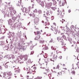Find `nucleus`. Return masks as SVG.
<instances>
[{
  "label": "nucleus",
  "mask_w": 79,
  "mask_h": 79,
  "mask_svg": "<svg viewBox=\"0 0 79 79\" xmlns=\"http://www.w3.org/2000/svg\"><path fill=\"white\" fill-rule=\"evenodd\" d=\"M28 56H29L26 55L22 59H21L19 57L17 58L15 60H14V61L15 63H20V64L23 63L24 61L27 60V57Z\"/></svg>",
  "instance_id": "1"
},
{
  "label": "nucleus",
  "mask_w": 79,
  "mask_h": 79,
  "mask_svg": "<svg viewBox=\"0 0 79 79\" xmlns=\"http://www.w3.org/2000/svg\"><path fill=\"white\" fill-rule=\"evenodd\" d=\"M52 55H50L51 56H52V55H53V57L52 59H49L48 58L46 59V60H45V62L46 63H48V62H49V60H50L51 61H54V60H56V58H57V55L56 54H55L54 55H53V53H52Z\"/></svg>",
  "instance_id": "2"
},
{
  "label": "nucleus",
  "mask_w": 79,
  "mask_h": 79,
  "mask_svg": "<svg viewBox=\"0 0 79 79\" xmlns=\"http://www.w3.org/2000/svg\"><path fill=\"white\" fill-rule=\"evenodd\" d=\"M11 26L12 27H14L15 29L18 28V29H20V28L21 27V23H19V24H17V23H15L14 25L13 24Z\"/></svg>",
  "instance_id": "3"
},
{
  "label": "nucleus",
  "mask_w": 79,
  "mask_h": 79,
  "mask_svg": "<svg viewBox=\"0 0 79 79\" xmlns=\"http://www.w3.org/2000/svg\"><path fill=\"white\" fill-rule=\"evenodd\" d=\"M31 8V6H29L28 7V9L27 11V9L25 7H24L22 9V8H21V10H22V11H23V13H26V14H27V13L30 11V9Z\"/></svg>",
  "instance_id": "4"
},
{
  "label": "nucleus",
  "mask_w": 79,
  "mask_h": 79,
  "mask_svg": "<svg viewBox=\"0 0 79 79\" xmlns=\"http://www.w3.org/2000/svg\"><path fill=\"white\" fill-rule=\"evenodd\" d=\"M47 12H46V14L47 16H50V15H52V13H53V11L51 10L50 9V8L49 7H47Z\"/></svg>",
  "instance_id": "5"
},
{
  "label": "nucleus",
  "mask_w": 79,
  "mask_h": 79,
  "mask_svg": "<svg viewBox=\"0 0 79 79\" xmlns=\"http://www.w3.org/2000/svg\"><path fill=\"white\" fill-rule=\"evenodd\" d=\"M12 19L13 21V22L14 23H17L19 22V19H18V16L15 17H12Z\"/></svg>",
  "instance_id": "6"
},
{
  "label": "nucleus",
  "mask_w": 79,
  "mask_h": 79,
  "mask_svg": "<svg viewBox=\"0 0 79 79\" xmlns=\"http://www.w3.org/2000/svg\"><path fill=\"white\" fill-rule=\"evenodd\" d=\"M39 21V19L37 17H36L34 19V23L35 24H37Z\"/></svg>",
  "instance_id": "7"
},
{
  "label": "nucleus",
  "mask_w": 79,
  "mask_h": 79,
  "mask_svg": "<svg viewBox=\"0 0 79 79\" xmlns=\"http://www.w3.org/2000/svg\"><path fill=\"white\" fill-rule=\"evenodd\" d=\"M27 45H26L25 46H20L21 48H20V50H22L23 51H24V50H25L26 48L27 47H26Z\"/></svg>",
  "instance_id": "8"
},
{
  "label": "nucleus",
  "mask_w": 79,
  "mask_h": 79,
  "mask_svg": "<svg viewBox=\"0 0 79 79\" xmlns=\"http://www.w3.org/2000/svg\"><path fill=\"white\" fill-rule=\"evenodd\" d=\"M46 20L47 22H45V24H46L45 25V26H46L47 25H50V23H49V21H48V18L47 17V18H46Z\"/></svg>",
  "instance_id": "9"
},
{
  "label": "nucleus",
  "mask_w": 79,
  "mask_h": 79,
  "mask_svg": "<svg viewBox=\"0 0 79 79\" xmlns=\"http://www.w3.org/2000/svg\"><path fill=\"white\" fill-rule=\"evenodd\" d=\"M16 13V11L15 10H13L12 12H10V15L11 16H13Z\"/></svg>",
  "instance_id": "10"
},
{
  "label": "nucleus",
  "mask_w": 79,
  "mask_h": 79,
  "mask_svg": "<svg viewBox=\"0 0 79 79\" xmlns=\"http://www.w3.org/2000/svg\"><path fill=\"white\" fill-rule=\"evenodd\" d=\"M3 50L7 51L10 50L8 47L6 46H5L4 47H3Z\"/></svg>",
  "instance_id": "11"
},
{
  "label": "nucleus",
  "mask_w": 79,
  "mask_h": 79,
  "mask_svg": "<svg viewBox=\"0 0 79 79\" xmlns=\"http://www.w3.org/2000/svg\"><path fill=\"white\" fill-rule=\"evenodd\" d=\"M8 23L9 25H11V26H12L13 25V23H12V20L11 19H10L8 21Z\"/></svg>",
  "instance_id": "12"
},
{
  "label": "nucleus",
  "mask_w": 79,
  "mask_h": 79,
  "mask_svg": "<svg viewBox=\"0 0 79 79\" xmlns=\"http://www.w3.org/2000/svg\"><path fill=\"white\" fill-rule=\"evenodd\" d=\"M57 39L58 41L59 42H62L63 43V39L60 38V37H57Z\"/></svg>",
  "instance_id": "13"
},
{
  "label": "nucleus",
  "mask_w": 79,
  "mask_h": 79,
  "mask_svg": "<svg viewBox=\"0 0 79 79\" xmlns=\"http://www.w3.org/2000/svg\"><path fill=\"white\" fill-rule=\"evenodd\" d=\"M57 12L58 13L57 14L58 15H60V18H63V15H61V14H62L61 11L60 10H58L57 11Z\"/></svg>",
  "instance_id": "14"
},
{
  "label": "nucleus",
  "mask_w": 79,
  "mask_h": 79,
  "mask_svg": "<svg viewBox=\"0 0 79 79\" xmlns=\"http://www.w3.org/2000/svg\"><path fill=\"white\" fill-rule=\"evenodd\" d=\"M9 31V33H8L7 34L8 35H10L9 36V38H11V37L12 36V34L14 35L15 34V33H12V32H10V31Z\"/></svg>",
  "instance_id": "15"
},
{
  "label": "nucleus",
  "mask_w": 79,
  "mask_h": 79,
  "mask_svg": "<svg viewBox=\"0 0 79 79\" xmlns=\"http://www.w3.org/2000/svg\"><path fill=\"white\" fill-rule=\"evenodd\" d=\"M40 38V36L38 35L37 36H36L34 39L35 40H38L39 41V40Z\"/></svg>",
  "instance_id": "16"
},
{
  "label": "nucleus",
  "mask_w": 79,
  "mask_h": 79,
  "mask_svg": "<svg viewBox=\"0 0 79 79\" xmlns=\"http://www.w3.org/2000/svg\"><path fill=\"white\" fill-rule=\"evenodd\" d=\"M67 39L68 40H69V41L70 42L71 44H73V43L72 42V39L71 38H70L69 37H67Z\"/></svg>",
  "instance_id": "17"
},
{
  "label": "nucleus",
  "mask_w": 79,
  "mask_h": 79,
  "mask_svg": "<svg viewBox=\"0 0 79 79\" xmlns=\"http://www.w3.org/2000/svg\"><path fill=\"white\" fill-rule=\"evenodd\" d=\"M1 44H0V45L1 46H2V45H5V41H1Z\"/></svg>",
  "instance_id": "18"
},
{
  "label": "nucleus",
  "mask_w": 79,
  "mask_h": 79,
  "mask_svg": "<svg viewBox=\"0 0 79 79\" xmlns=\"http://www.w3.org/2000/svg\"><path fill=\"white\" fill-rule=\"evenodd\" d=\"M52 1L53 2V5H55V6H56V4L57 3L56 2L55 0H52Z\"/></svg>",
  "instance_id": "19"
},
{
  "label": "nucleus",
  "mask_w": 79,
  "mask_h": 79,
  "mask_svg": "<svg viewBox=\"0 0 79 79\" xmlns=\"http://www.w3.org/2000/svg\"><path fill=\"white\" fill-rule=\"evenodd\" d=\"M39 3L40 5H41V6L44 8V2L43 1H40V3Z\"/></svg>",
  "instance_id": "20"
},
{
  "label": "nucleus",
  "mask_w": 79,
  "mask_h": 79,
  "mask_svg": "<svg viewBox=\"0 0 79 79\" xmlns=\"http://www.w3.org/2000/svg\"><path fill=\"white\" fill-rule=\"evenodd\" d=\"M21 3V0H19L18 1V3L16 4L17 6H20Z\"/></svg>",
  "instance_id": "21"
},
{
  "label": "nucleus",
  "mask_w": 79,
  "mask_h": 79,
  "mask_svg": "<svg viewBox=\"0 0 79 79\" xmlns=\"http://www.w3.org/2000/svg\"><path fill=\"white\" fill-rule=\"evenodd\" d=\"M17 35L19 37V38L20 39H21V38L20 37H21V36L22 35V34H21V31H20V32H19L18 33H17Z\"/></svg>",
  "instance_id": "22"
},
{
  "label": "nucleus",
  "mask_w": 79,
  "mask_h": 79,
  "mask_svg": "<svg viewBox=\"0 0 79 79\" xmlns=\"http://www.w3.org/2000/svg\"><path fill=\"white\" fill-rule=\"evenodd\" d=\"M67 29H68V31H69V34H73V32L72 31L69 30V28H67Z\"/></svg>",
  "instance_id": "23"
},
{
  "label": "nucleus",
  "mask_w": 79,
  "mask_h": 79,
  "mask_svg": "<svg viewBox=\"0 0 79 79\" xmlns=\"http://www.w3.org/2000/svg\"><path fill=\"white\" fill-rule=\"evenodd\" d=\"M7 73L6 72H4L3 73V78H5V79H6V77L7 76Z\"/></svg>",
  "instance_id": "24"
},
{
  "label": "nucleus",
  "mask_w": 79,
  "mask_h": 79,
  "mask_svg": "<svg viewBox=\"0 0 79 79\" xmlns=\"http://www.w3.org/2000/svg\"><path fill=\"white\" fill-rule=\"evenodd\" d=\"M7 74L8 76H9L11 77V76H12V73H11V72H10L7 73Z\"/></svg>",
  "instance_id": "25"
},
{
  "label": "nucleus",
  "mask_w": 79,
  "mask_h": 79,
  "mask_svg": "<svg viewBox=\"0 0 79 79\" xmlns=\"http://www.w3.org/2000/svg\"><path fill=\"white\" fill-rule=\"evenodd\" d=\"M65 3H66V4L67 3L66 2V0H64L62 2V6H64L65 4Z\"/></svg>",
  "instance_id": "26"
},
{
  "label": "nucleus",
  "mask_w": 79,
  "mask_h": 79,
  "mask_svg": "<svg viewBox=\"0 0 79 79\" xmlns=\"http://www.w3.org/2000/svg\"><path fill=\"white\" fill-rule=\"evenodd\" d=\"M2 13H3V15H4V18H5L6 16V12H5L4 11H2Z\"/></svg>",
  "instance_id": "27"
},
{
  "label": "nucleus",
  "mask_w": 79,
  "mask_h": 79,
  "mask_svg": "<svg viewBox=\"0 0 79 79\" xmlns=\"http://www.w3.org/2000/svg\"><path fill=\"white\" fill-rule=\"evenodd\" d=\"M45 42V41L44 40H40L39 42L40 44H43Z\"/></svg>",
  "instance_id": "28"
},
{
  "label": "nucleus",
  "mask_w": 79,
  "mask_h": 79,
  "mask_svg": "<svg viewBox=\"0 0 79 79\" xmlns=\"http://www.w3.org/2000/svg\"><path fill=\"white\" fill-rule=\"evenodd\" d=\"M15 54H16L18 55H19V52H18V51L17 50L15 51Z\"/></svg>",
  "instance_id": "29"
},
{
  "label": "nucleus",
  "mask_w": 79,
  "mask_h": 79,
  "mask_svg": "<svg viewBox=\"0 0 79 79\" xmlns=\"http://www.w3.org/2000/svg\"><path fill=\"white\" fill-rule=\"evenodd\" d=\"M25 40L24 39L21 38L20 39V41L21 42V43H23V42H24Z\"/></svg>",
  "instance_id": "30"
},
{
  "label": "nucleus",
  "mask_w": 79,
  "mask_h": 79,
  "mask_svg": "<svg viewBox=\"0 0 79 79\" xmlns=\"http://www.w3.org/2000/svg\"><path fill=\"white\" fill-rule=\"evenodd\" d=\"M22 43H21V42H20V43H18V46H19V47H20L21 46V45H22Z\"/></svg>",
  "instance_id": "31"
},
{
  "label": "nucleus",
  "mask_w": 79,
  "mask_h": 79,
  "mask_svg": "<svg viewBox=\"0 0 79 79\" xmlns=\"http://www.w3.org/2000/svg\"><path fill=\"white\" fill-rule=\"evenodd\" d=\"M9 63V62H8L5 64V68H8V65H6V64L7 63Z\"/></svg>",
  "instance_id": "32"
},
{
  "label": "nucleus",
  "mask_w": 79,
  "mask_h": 79,
  "mask_svg": "<svg viewBox=\"0 0 79 79\" xmlns=\"http://www.w3.org/2000/svg\"><path fill=\"white\" fill-rule=\"evenodd\" d=\"M57 73L58 74L57 75V76H61V74H62L61 72L58 73Z\"/></svg>",
  "instance_id": "33"
},
{
  "label": "nucleus",
  "mask_w": 79,
  "mask_h": 79,
  "mask_svg": "<svg viewBox=\"0 0 79 79\" xmlns=\"http://www.w3.org/2000/svg\"><path fill=\"white\" fill-rule=\"evenodd\" d=\"M51 8L52 10H54V11H55V10H56V7H51Z\"/></svg>",
  "instance_id": "34"
},
{
  "label": "nucleus",
  "mask_w": 79,
  "mask_h": 79,
  "mask_svg": "<svg viewBox=\"0 0 79 79\" xmlns=\"http://www.w3.org/2000/svg\"><path fill=\"white\" fill-rule=\"evenodd\" d=\"M6 77V79H10L11 77H10V76H9L8 75H7V76Z\"/></svg>",
  "instance_id": "35"
},
{
  "label": "nucleus",
  "mask_w": 79,
  "mask_h": 79,
  "mask_svg": "<svg viewBox=\"0 0 79 79\" xmlns=\"http://www.w3.org/2000/svg\"><path fill=\"white\" fill-rule=\"evenodd\" d=\"M38 13L39 14H42V10H38Z\"/></svg>",
  "instance_id": "36"
},
{
  "label": "nucleus",
  "mask_w": 79,
  "mask_h": 79,
  "mask_svg": "<svg viewBox=\"0 0 79 79\" xmlns=\"http://www.w3.org/2000/svg\"><path fill=\"white\" fill-rule=\"evenodd\" d=\"M15 73H19V69L15 71Z\"/></svg>",
  "instance_id": "37"
},
{
  "label": "nucleus",
  "mask_w": 79,
  "mask_h": 79,
  "mask_svg": "<svg viewBox=\"0 0 79 79\" xmlns=\"http://www.w3.org/2000/svg\"><path fill=\"white\" fill-rule=\"evenodd\" d=\"M62 38H63L64 40H66V36L64 35H62Z\"/></svg>",
  "instance_id": "38"
},
{
  "label": "nucleus",
  "mask_w": 79,
  "mask_h": 79,
  "mask_svg": "<svg viewBox=\"0 0 79 79\" xmlns=\"http://www.w3.org/2000/svg\"><path fill=\"white\" fill-rule=\"evenodd\" d=\"M58 32V30H55L54 32L55 34H57V32Z\"/></svg>",
  "instance_id": "39"
},
{
  "label": "nucleus",
  "mask_w": 79,
  "mask_h": 79,
  "mask_svg": "<svg viewBox=\"0 0 79 79\" xmlns=\"http://www.w3.org/2000/svg\"><path fill=\"white\" fill-rule=\"evenodd\" d=\"M10 56H12V59H14V58H15V56H14V55H10Z\"/></svg>",
  "instance_id": "40"
},
{
  "label": "nucleus",
  "mask_w": 79,
  "mask_h": 79,
  "mask_svg": "<svg viewBox=\"0 0 79 79\" xmlns=\"http://www.w3.org/2000/svg\"><path fill=\"white\" fill-rule=\"evenodd\" d=\"M48 5L50 7H51L52 6V2L49 3L48 4Z\"/></svg>",
  "instance_id": "41"
},
{
  "label": "nucleus",
  "mask_w": 79,
  "mask_h": 79,
  "mask_svg": "<svg viewBox=\"0 0 79 79\" xmlns=\"http://www.w3.org/2000/svg\"><path fill=\"white\" fill-rule=\"evenodd\" d=\"M77 65L78 67V68H79V61L77 63Z\"/></svg>",
  "instance_id": "42"
},
{
  "label": "nucleus",
  "mask_w": 79,
  "mask_h": 79,
  "mask_svg": "<svg viewBox=\"0 0 79 79\" xmlns=\"http://www.w3.org/2000/svg\"><path fill=\"white\" fill-rule=\"evenodd\" d=\"M72 44H73V45H74V44H76V42L74 41H73V42H72Z\"/></svg>",
  "instance_id": "43"
},
{
  "label": "nucleus",
  "mask_w": 79,
  "mask_h": 79,
  "mask_svg": "<svg viewBox=\"0 0 79 79\" xmlns=\"http://www.w3.org/2000/svg\"><path fill=\"white\" fill-rule=\"evenodd\" d=\"M10 62H11L12 64H13L14 62H15V60L14 61L13 60H12L10 61Z\"/></svg>",
  "instance_id": "44"
},
{
  "label": "nucleus",
  "mask_w": 79,
  "mask_h": 79,
  "mask_svg": "<svg viewBox=\"0 0 79 79\" xmlns=\"http://www.w3.org/2000/svg\"><path fill=\"white\" fill-rule=\"evenodd\" d=\"M3 58V56L2 55H0V60H1V59Z\"/></svg>",
  "instance_id": "45"
},
{
  "label": "nucleus",
  "mask_w": 79,
  "mask_h": 79,
  "mask_svg": "<svg viewBox=\"0 0 79 79\" xmlns=\"http://www.w3.org/2000/svg\"><path fill=\"white\" fill-rule=\"evenodd\" d=\"M36 1L38 3H40V2H41V0H36Z\"/></svg>",
  "instance_id": "46"
},
{
  "label": "nucleus",
  "mask_w": 79,
  "mask_h": 79,
  "mask_svg": "<svg viewBox=\"0 0 79 79\" xmlns=\"http://www.w3.org/2000/svg\"><path fill=\"white\" fill-rule=\"evenodd\" d=\"M49 69H46L45 70V71L47 72V73H48L49 72Z\"/></svg>",
  "instance_id": "47"
},
{
  "label": "nucleus",
  "mask_w": 79,
  "mask_h": 79,
  "mask_svg": "<svg viewBox=\"0 0 79 79\" xmlns=\"http://www.w3.org/2000/svg\"><path fill=\"white\" fill-rule=\"evenodd\" d=\"M26 44H27V46H29V45H31V43H26Z\"/></svg>",
  "instance_id": "48"
},
{
  "label": "nucleus",
  "mask_w": 79,
  "mask_h": 79,
  "mask_svg": "<svg viewBox=\"0 0 79 79\" xmlns=\"http://www.w3.org/2000/svg\"><path fill=\"white\" fill-rule=\"evenodd\" d=\"M71 73L72 74H75V71H73Z\"/></svg>",
  "instance_id": "49"
},
{
  "label": "nucleus",
  "mask_w": 79,
  "mask_h": 79,
  "mask_svg": "<svg viewBox=\"0 0 79 79\" xmlns=\"http://www.w3.org/2000/svg\"><path fill=\"white\" fill-rule=\"evenodd\" d=\"M41 34V33L40 32V31H38L37 32V34Z\"/></svg>",
  "instance_id": "50"
},
{
  "label": "nucleus",
  "mask_w": 79,
  "mask_h": 79,
  "mask_svg": "<svg viewBox=\"0 0 79 79\" xmlns=\"http://www.w3.org/2000/svg\"><path fill=\"white\" fill-rule=\"evenodd\" d=\"M48 76H49L50 79V77L52 76V75L51 74H48Z\"/></svg>",
  "instance_id": "51"
},
{
  "label": "nucleus",
  "mask_w": 79,
  "mask_h": 79,
  "mask_svg": "<svg viewBox=\"0 0 79 79\" xmlns=\"http://www.w3.org/2000/svg\"><path fill=\"white\" fill-rule=\"evenodd\" d=\"M32 7H31V8L30 9V10H31V9H32L34 8V7L33 6H34V5L33 4H32Z\"/></svg>",
  "instance_id": "52"
},
{
  "label": "nucleus",
  "mask_w": 79,
  "mask_h": 79,
  "mask_svg": "<svg viewBox=\"0 0 79 79\" xmlns=\"http://www.w3.org/2000/svg\"><path fill=\"white\" fill-rule=\"evenodd\" d=\"M59 68H60V66H59V65H58L57 66V68H56V69L57 68V69H59Z\"/></svg>",
  "instance_id": "53"
},
{
  "label": "nucleus",
  "mask_w": 79,
  "mask_h": 79,
  "mask_svg": "<svg viewBox=\"0 0 79 79\" xmlns=\"http://www.w3.org/2000/svg\"><path fill=\"white\" fill-rule=\"evenodd\" d=\"M76 51L77 52H78V53H79V49L78 48H77V49H76Z\"/></svg>",
  "instance_id": "54"
},
{
  "label": "nucleus",
  "mask_w": 79,
  "mask_h": 79,
  "mask_svg": "<svg viewBox=\"0 0 79 79\" xmlns=\"http://www.w3.org/2000/svg\"><path fill=\"white\" fill-rule=\"evenodd\" d=\"M45 50H48V48L47 47H45Z\"/></svg>",
  "instance_id": "55"
},
{
  "label": "nucleus",
  "mask_w": 79,
  "mask_h": 79,
  "mask_svg": "<svg viewBox=\"0 0 79 79\" xmlns=\"http://www.w3.org/2000/svg\"><path fill=\"white\" fill-rule=\"evenodd\" d=\"M33 48V46H30V49L31 50H32Z\"/></svg>",
  "instance_id": "56"
},
{
  "label": "nucleus",
  "mask_w": 79,
  "mask_h": 79,
  "mask_svg": "<svg viewBox=\"0 0 79 79\" xmlns=\"http://www.w3.org/2000/svg\"><path fill=\"white\" fill-rule=\"evenodd\" d=\"M54 19V17L53 16H52L51 17V19L52 20H53Z\"/></svg>",
  "instance_id": "57"
},
{
  "label": "nucleus",
  "mask_w": 79,
  "mask_h": 79,
  "mask_svg": "<svg viewBox=\"0 0 79 79\" xmlns=\"http://www.w3.org/2000/svg\"><path fill=\"white\" fill-rule=\"evenodd\" d=\"M6 15L7 17H10V15H9V14H7Z\"/></svg>",
  "instance_id": "58"
},
{
  "label": "nucleus",
  "mask_w": 79,
  "mask_h": 79,
  "mask_svg": "<svg viewBox=\"0 0 79 79\" xmlns=\"http://www.w3.org/2000/svg\"><path fill=\"white\" fill-rule=\"evenodd\" d=\"M51 48L52 49V50H56V48H52V46L51 47Z\"/></svg>",
  "instance_id": "59"
},
{
  "label": "nucleus",
  "mask_w": 79,
  "mask_h": 79,
  "mask_svg": "<svg viewBox=\"0 0 79 79\" xmlns=\"http://www.w3.org/2000/svg\"><path fill=\"white\" fill-rule=\"evenodd\" d=\"M33 53H34V52H31V53H30V55H33Z\"/></svg>",
  "instance_id": "60"
},
{
  "label": "nucleus",
  "mask_w": 79,
  "mask_h": 79,
  "mask_svg": "<svg viewBox=\"0 0 79 79\" xmlns=\"http://www.w3.org/2000/svg\"><path fill=\"white\" fill-rule=\"evenodd\" d=\"M61 1H60L59 2V4L60 5V4H61Z\"/></svg>",
  "instance_id": "61"
},
{
  "label": "nucleus",
  "mask_w": 79,
  "mask_h": 79,
  "mask_svg": "<svg viewBox=\"0 0 79 79\" xmlns=\"http://www.w3.org/2000/svg\"><path fill=\"white\" fill-rule=\"evenodd\" d=\"M30 62H31V59H29L28 60V62L30 63Z\"/></svg>",
  "instance_id": "62"
},
{
  "label": "nucleus",
  "mask_w": 79,
  "mask_h": 79,
  "mask_svg": "<svg viewBox=\"0 0 79 79\" xmlns=\"http://www.w3.org/2000/svg\"><path fill=\"white\" fill-rule=\"evenodd\" d=\"M71 10L69 9L68 10V12L69 13H71Z\"/></svg>",
  "instance_id": "63"
},
{
  "label": "nucleus",
  "mask_w": 79,
  "mask_h": 79,
  "mask_svg": "<svg viewBox=\"0 0 79 79\" xmlns=\"http://www.w3.org/2000/svg\"><path fill=\"white\" fill-rule=\"evenodd\" d=\"M26 70L27 71H29V70H30V68H29V69L27 68Z\"/></svg>",
  "instance_id": "64"
}]
</instances>
